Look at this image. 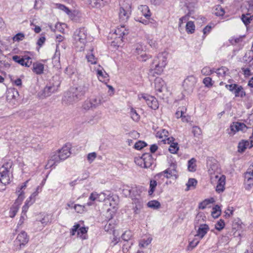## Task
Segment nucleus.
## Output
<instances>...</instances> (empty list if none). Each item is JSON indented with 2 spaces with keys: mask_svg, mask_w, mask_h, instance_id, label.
Wrapping results in <instances>:
<instances>
[{
  "mask_svg": "<svg viewBox=\"0 0 253 253\" xmlns=\"http://www.w3.org/2000/svg\"><path fill=\"white\" fill-rule=\"evenodd\" d=\"M120 198L118 195H112V212H115L119 208Z\"/></svg>",
  "mask_w": 253,
  "mask_h": 253,
  "instance_id": "27",
  "label": "nucleus"
},
{
  "mask_svg": "<svg viewBox=\"0 0 253 253\" xmlns=\"http://www.w3.org/2000/svg\"><path fill=\"white\" fill-rule=\"evenodd\" d=\"M146 145V143H145L144 141L140 140L135 143L134 147L135 149L140 150L145 147Z\"/></svg>",
  "mask_w": 253,
  "mask_h": 253,
  "instance_id": "57",
  "label": "nucleus"
},
{
  "mask_svg": "<svg viewBox=\"0 0 253 253\" xmlns=\"http://www.w3.org/2000/svg\"><path fill=\"white\" fill-rule=\"evenodd\" d=\"M12 60L22 66L30 67L32 64V59L28 55L18 56L14 55L12 56Z\"/></svg>",
  "mask_w": 253,
  "mask_h": 253,
  "instance_id": "14",
  "label": "nucleus"
},
{
  "mask_svg": "<svg viewBox=\"0 0 253 253\" xmlns=\"http://www.w3.org/2000/svg\"><path fill=\"white\" fill-rule=\"evenodd\" d=\"M209 229V227L207 224H201L199 227L195 237L197 236L199 237L200 239H202L207 233Z\"/></svg>",
  "mask_w": 253,
  "mask_h": 253,
  "instance_id": "20",
  "label": "nucleus"
},
{
  "mask_svg": "<svg viewBox=\"0 0 253 253\" xmlns=\"http://www.w3.org/2000/svg\"><path fill=\"white\" fill-rule=\"evenodd\" d=\"M106 0H86L87 3L92 7H98L100 6V1H105Z\"/></svg>",
  "mask_w": 253,
  "mask_h": 253,
  "instance_id": "50",
  "label": "nucleus"
},
{
  "mask_svg": "<svg viewBox=\"0 0 253 253\" xmlns=\"http://www.w3.org/2000/svg\"><path fill=\"white\" fill-rule=\"evenodd\" d=\"M123 187L122 183L120 181L116 182L113 184V190L116 192L120 191Z\"/></svg>",
  "mask_w": 253,
  "mask_h": 253,
  "instance_id": "61",
  "label": "nucleus"
},
{
  "mask_svg": "<svg viewBox=\"0 0 253 253\" xmlns=\"http://www.w3.org/2000/svg\"><path fill=\"white\" fill-rule=\"evenodd\" d=\"M169 152L172 154H175L179 150L177 143L172 142L169 148Z\"/></svg>",
  "mask_w": 253,
  "mask_h": 253,
  "instance_id": "53",
  "label": "nucleus"
},
{
  "mask_svg": "<svg viewBox=\"0 0 253 253\" xmlns=\"http://www.w3.org/2000/svg\"><path fill=\"white\" fill-rule=\"evenodd\" d=\"M145 38L147 41V42L148 44H149V45L152 47L155 48L157 46V43L156 41L154 40L151 36L150 35H146L145 36Z\"/></svg>",
  "mask_w": 253,
  "mask_h": 253,
  "instance_id": "39",
  "label": "nucleus"
},
{
  "mask_svg": "<svg viewBox=\"0 0 253 253\" xmlns=\"http://www.w3.org/2000/svg\"><path fill=\"white\" fill-rule=\"evenodd\" d=\"M166 54L165 53H159L153 60L150 65L149 74L153 76L160 75L164 71L167 65Z\"/></svg>",
  "mask_w": 253,
  "mask_h": 253,
  "instance_id": "1",
  "label": "nucleus"
},
{
  "mask_svg": "<svg viewBox=\"0 0 253 253\" xmlns=\"http://www.w3.org/2000/svg\"><path fill=\"white\" fill-rule=\"evenodd\" d=\"M29 238L25 231H21L14 241L15 249L19 250L23 248L28 242Z\"/></svg>",
  "mask_w": 253,
  "mask_h": 253,
  "instance_id": "9",
  "label": "nucleus"
},
{
  "mask_svg": "<svg viewBox=\"0 0 253 253\" xmlns=\"http://www.w3.org/2000/svg\"><path fill=\"white\" fill-rule=\"evenodd\" d=\"M101 104V100L99 97H93L87 99L83 105L82 108L85 111L93 110Z\"/></svg>",
  "mask_w": 253,
  "mask_h": 253,
  "instance_id": "10",
  "label": "nucleus"
},
{
  "mask_svg": "<svg viewBox=\"0 0 253 253\" xmlns=\"http://www.w3.org/2000/svg\"><path fill=\"white\" fill-rule=\"evenodd\" d=\"M228 71L229 70L227 68L224 66H222L216 70H214V73H216L217 76L219 78H223L226 76Z\"/></svg>",
  "mask_w": 253,
  "mask_h": 253,
  "instance_id": "29",
  "label": "nucleus"
},
{
  "mask_svg": "<svg viewBox=\"0 0 253 253\" xmlns=\"http://www.w3.org/2000/svg\"><path fill=\"white\" fill-rule=\"evenodd\" d=\"M132 236V233L130 231H125L122 235V239L124 241H129Z\"/></svg>",
  "mask_w": 253,
  "mask_h": 253,
  "instance_id": "51",
  "label": "nucleus"
},
{
  "mask_svg": "<svg viewBox=\"0 0 253 253\" xmlns=\"http://www.w3.org/2000/svg\"><path fill=\"white\" fill-rule=\"evenodd\" d=\"M127 33V31L124 25H121L120 28L116 29L112 34V39H115V41L112 42V46H119L123 42V36Z\"/></svg>",
  "mask_w": 253,
  "mask_h": 253,
  "instance_id": "7",
  "label": "nucleus"
},
{
  "mask_svg": "<svg viewBox=\"0 0 253 253\" xmlns=\"http://www.w3.org/2000/svg\"><path fill=\"white\" fill-rule=\"evenodd\" d=\"M98 68L97 69H94L96 76L98 80L107 84V82L109 80V76L104 71L103 68L100 65H98Z\"/></svg>",
  "mask_w": 253,
  "mask_h": 253,
  "instance_id": "15",
  "label": "nucleus"
},
{
  "mask_svg": "<svg viewBox=\"0 0 253 253\" xmlns=\"http://www.w3.org/2000/svg\"><path fill=\"white\" fill-rule=\"evenodd\" d=\"M61 160V158L60 157L59 153H55L52 155L50 157V159L48 160L47 164L46 167L47 168H51L54 166L55 168V166L57 165V164L60 163Z\"/></svg>",
  "mask_w": 253,
  "mask_h": 253,
  "instance_id": "19",
  "label": "nucleus"
},
{
  "mask_svg": "<svg viewBox=\"0 0 253 253\" xmlns=\"http://www.w3.org/2000/svg\"><path fill=\"white\" fill-rule=\"evenodd\" d=\"M196 160L193 158L188 161V170L190 172H195L196 170Z\"/></svg>",
  "mask_w": 253,
  "mask_h": 253,
  "instance_id": "31",
  "label": "nucleus"
},
{
  "mask_svg": "<svg viewBox=\"0 0 253 253\" xmlns=\"http://www.w3.org/2000/svg\"><path fill=\"white\" fill-rule=\"evenodd\" d=\"M203 83L206 86L210 87L212 86V79L210 77H206L204 79Z\"/></svg>",
  "mask_w": 253,
  "mask_h": 253,
  "instance_id": "59",
  "label": "nucleus"
},
{
  "mask_svg": "<svg viewBox=\"0 0 253 253\" xmlns=\"http://www.w3.org/2000/svg\"><path fill=\"white\" fill-rule=\"evenodd\" d=\"M70 149V145H65L58 151L61 160L64 161L70 156L71 154Z\"/></svg>",
  "mask_w": 253,
  "mask_h": 253,
  "instance_id": "21",
  "label": "nucleus"
},
{
  "mask_svg": "<svg viewBox=\"0 0 253 253\" xmlns=\"http://www.w3.org/2000/svg\"><path fill=\"white\" fill-rule=\"evenodd\" d=\"M197 83V79L194 76H188L183 81V87L188 93L193 92Z\"/></svg>",
  "mask_w": 253,
  "mask_h": 253,
  "instance_id": "13",
  "label": "nucleus"
},
{
  "mask_svg": "<svg viewBox=\"0 0 253 253\" xmlns=\"http://www.w3.org/2000/svg\"><path fill=\"white\" fill-rule=\"evenodd\" d=\"M138 10L140 11L141 14L147 19L151 17V14L148 6L146 5H141L138 6Z\"/></svg>",
  "mask_w": 253,
  "mask_h": 253,
  "instance_id": "25",
  "label": "nucleus"
},
{
  "mask_svg": "<svg viewBox=\"0 0 253 253\" xmlns=\"http://www.w3.org/2000/svg\"><path fill=\"white\" fill-rule=\"evenodd\" d=\"M105 195L104 193L98 194L97 192H94L90 194L89 200L91 201H102L104 199Z\"/></svg>",
  "mask_w": 253,
  "mask_h": 253,
  "instance_id": "28",
  "label": "nucleus"
},
{
  "mask_svg": "<svg viewBox=\"0 0 253 253\" xmlns=\"http://www.w3.org/2000/svg\"><path fill=\"white\" fill-rule=\"evenodd\" d=\"M214 202L213 198L207 199L201 202L199 205V208L201 210L206 209L209 205L212 203Z\"/></svg>",
  "mask_w": 253,
  "mask_h": 253,
  "instance_id": "35",
  "label": "nucleus"
},
{
  "mask_svg": "<svg viewBox=\"0 0 253 253\" xmlns=\"http://www.w3.org/2000/svg\"><path fill=\"white\" fill-rule=\"evenodd\" d=\"M249 141L247 140H242L238 144V151L241 153L244 152L247 148L249 147Z\"/></svg>",
  "mask_w": 253,
  "mask_h": 253,
  "instance_id": "32",
  "label": "nucleus"
},
{
  "mask_svg": "<svg viewBox=\"0 0 253 253\" xmlns=\"http://www.w3.org/2000/svg\"><path fill=\"white\" fill-rule=\"evenodd\" d=\"M195 30V26L192 21H188L186 25V31L188 34H193Z\"/></svg>",
  "mask_w": 253,
  "mask_h": 253,
  "instance_id": "37",
  "label": "nucleus"
},
{
  "mask_svg": "<svg viewBox=\"0 0 253 253\" xmlns=\"http://www.w3.org/2000/svg\"><path fill=\"white\" fill-rule=\"evenodd\" d=\"M77 102L71 92H67L62 99L63 103L67 105L72 104Z\"/></svg>",
  "mask_w": 253,
  "mask_h": 253,
  "instance_id": "22",
  "label": "nucleus"
},
{
  "mask_svg": "<svg viewBox=\"0 0 253 253\" xmlns=\"http://www.w3.org/2000/svg\"><path fill=\"white\" fill-rule=\"evenodd\" d=\"M56 8L64 11L65 12H66L68 14H69L71 12L69 9L63 4H60V3H56Z\"/></svg>",
  "mask_w": 253,
  "mask_h": 253,
  "instance_id": "63",
  "label": "nucleus"
},
{
  "mask_svg": "<svg viewBox=\"0 0 253 253\" xmlns=\"http://www.w3.org/2000/svg\"><path fill=\"white\" fill-rule=\"evenodd\" d=\"M147 206L149 208L154 210H157L160 208L161 204L157 200H152L148 202Z\"/></svg>",
  "mask_w": 253,
  "mask_h": 253,
  "instance_id": "41",
  "label": "nucleus"
},
{
  "mask_svg": "<svg viewBox=\"0 0 253 253\" xmlns=\"http://www.w3.org/2000/svg\"><path fill=\"white\" fill-rule=\"evenodd\" d=\"M143 154L141 157L136 158H135V163L138 166H140L142 168H144V162L143 160Z\"/></svg>",
  "mask_w": 253,
  "mask_h": 253,
  "instance_id": "60",
  "label": "nucleus"
},
{
  "mask_svg": "<svg viewBox=\"0 0 253 253\" xmlns=\"http://www.w3.org/2000/svg\"><path fill=\"white\" fill-rule=\"evenodd\" d=\"M73 44L79 51L84 50L86 43L87 31L84 28L77 29L73 35Z\"/></svg>",
  "mask_w": 253,
  "mask_h": 253,
  "instance_id": "2",
  "label": "nucleus"
},
{
  "mask_svg": "<svg viewBox=\"0 0 253 253\" xmlns=\"http://www.w3.org/2000/svg\"><path fill=\"white\" fill-rule=\"evenodd\" d=\"M134 53L138 56L137 58L140 61L145 62L147 59L151 58L150 55L147 54L145 52L146 49V46L142 43H137L135 45Z\"/></svg>",
  "mask_w": 253,
  "mask_h": 253,
  "instance_id": "11",
  "label": "nucleus"
},
{
  "mask_svg": "<svg viewBox=\"0 0 253 253\" xmlns=\"http://www.w3.org/2000/svg\"><path fill=\"white\" fill-rule=\"evenodd\" d=\"M130 115L132 119L135 122L138 121L140 119V116L133 108H131L130 109Z\"/></svg>",
  "mask_w": 253,
  "mask_h": 253,
  "instance_id": "47",
  "label": "nucleus"
},
{
  "mask_svg": "<svg viewBox=\"0 0 253 253\" xmlns=\"http://www.w3.org/2000/svg\"><path fill=\"white\" fill-rule=\"evenodd\" d=\"M19 95V92L16 89L10 88L8 90L6 94L7 100L11 102L13 104H15Z\"/></svg>",
  "mask_w": 253,
  "mask_h": 253,
  "instance_id": "16",
  "label": "nucleus"
},
{
  "mask_svg": "<svg viewBox=\"0 0 253 253\" xmlns=\"http://www.w3.org/2000/svg\"><path fill=\"white\" fill-rule=\"evenodd\" d=\"M53 215L51 214H46L40 220L41 222L44 225H46L48 223L52 222Z\"/></svg>",
  "mask_w": 253,
  "mask_h": 253,
  "instance_id": "33",
  "label": "nucleus"
},
{
  "mask_svg": "<svg viewBox=\"0 0 253 253\" xmlns=\"http://www.w3.org/2000/svg\"><path fill=\"white\" fill-rule=\"evenodd\" d=\"M157 185L156 180H151L150 182V189L148 191L149 195H152L154 191H155V188Z\"/></svg>",
  "mask_w": 253,
  "mask_h": 253,
  "instance_id": "52",
  "label": "nucleus"
},
{
  "mask_svg": "<svg viewBox=\"0 0 253 253\" xmlns=\"http://www.w3.org/2000/svg\"><path fill=\"white\" fill-rule=\"evenodd\" d=\"M58 46L56 47V51L55 52L54 55L52 57V62L57 64V63H59L60 62V52L59 50H58Z\"/></svg>",
  "mask_w": 253,
  "mask_h": 253,
  "instance_id": "49",
  "label": "nucleus"
},
{
  "mask_svg": "<svg viewBox=\"0 0 253 253\" xmlns=\"http://www.w3.org/2000/svg\"><path fill=\"white\" fill-rule=\"evenodd\" d=\"M59 85V84L55 85L50 83L44 88L42 91L43 95L44 97L49 96L52 93L57 90Z\"/></svg>",
  "mask_w": 253,
  "mask_h": 253,
  "instance_id": "18",
  "label": "nucleus"
},
{
  "mask_svg": "<svg viewBox=\"0 0 253 253\" xmlns=\"http://www.w3.org/2000/svg\"><path fill=\"white\" fill-rule=\"evenodd\" d=\"M197 184V181L195 178H189L188 182L186 183L187 188L186 191L189 190L191 188H195Z\"/></svg>",
  "mask_w": 253,
  "mask_h": 253,
  "instance_id": "40",
  "label": "nucleus"
},
{
  "mask_svg": "<svg viewBox=\"0 0 253 253\" xmlns=\"http://www.w3.org/2000/svg\"><path fill=\"white\" fill-rule=\"evenodd\" d=\"M74 209L77 212L80 213H82L84 211H87L85 205L76 204L74 206Z\"/></svg>",
  "mask_w": 253,
  "mask_h": 253,
  "instance_id": "48",
  "label": "nucleus"
},
{
  "mask_svg": "<svg viewBox=\"0 0 253 253\" xmlns=\"http://www.w3.org/2000/svg\"><path fill=\"white\" fill-rule=\"evenodd\" d=\"M87 229L86 228L82 227H79L78 230V236L81 238L82 239H85V234L87 233Z\"/></svg>",
  "mask_w": 253,
  "mask_h": 253,
  "instance_id": "45",
  "label": "nucleus"
},
{
  "mask_svg": "<svg viewBox=\"0 0 253 253\" xmlns=\"http://www.w3.org/2000/svg\"><path fill=\"white\" fill-rule=\"evenodd\" d=\"M213 178H215V179L217 180V184L218 185H222L224 187L225 184V177L224 175L219 176L218 175H215L214 176L211 175V179H213Z\"/></svg>",
  "mask_w": 253,
  "mask_h": 253,
  "instance_id": "38",
  "label": "nucleus"
},
{
  "mask_svg": "<svg viewBox=\"0 0 253 253\" xmlns=\"http://www.w3.org/2000/svg\"><path fill=\"white\" fill-rule=\"evenodd\" d=\"M214 73V69L209 67H204L201 70V73L205 76H210Z\"/></svg>",
  "mask_w": 253,
  "mask_h": 253,
  "instance_id": "44",
  "label": "nucleus"
},
{
  "mask_svg": "<svg viewBox=\"0 0 253 253\" xmlns=\"http://www.w3.org/2000/svg\"><path fill=\"white\" fill-rule=\"evenodd\" d=\"M225 227V222L223 220L220 219L215 224V228L218 231H221Z\"/></svg>",
  "mask_w": 253,
  "mask_h": 253,
  "instance_id": "55",
  "label": "nucleus"
},
{
  "mask_svg": "<svg viewBox=\"0 0 253 253\" xmlns=\"http://www.w3.org/2000/svg\"><path fill=\"white\" fill-rule=\"evenodd\" d=\"M120 8L118 12L120 21L126 22L131 13V3L130 0H121L119 2Z\"/></svg>",
  "mask_w": 253,
  "mask_h": 253,
  "instance_id": "3",
  "label": "nucleus"
},
{
  "mask_svg": "<svg viewBox=\"0 0 253 253\" xmlns=\"http://www.w3.org/2000/svg\"><path fill=\"white\" fill-rule=\"evenodd\" d=\"M93 49H92L90 52L86 55V58L88 62H90L91 64H96L97 63V58L95 57L94 55L92 53Z\"/></svg>",
  "mask_w": 253,
  "mask_h": 253,
  "instance_id": "36",
  "label": "nucleus"
},
{
  "mask_svg": "<svg viewBox=\"0 0 253 253\" xmlns=\"http://www.w3.org/2000/svg\"><path fill=\"white\" fill-rule=\"evenodd\" d=\"M152 238H148L146 240L142 239L139 242V246L141 247H145L151 243Z\"/></svg>",
  "mask_w": 253,
  "mask_h": 253,
  "instance_id": "58",
  "label": "nucleus"
},
{
  "mask_svg": "<svg viewBox=\"0 0 253 253\" xmlns=\"http://www.w3.org/2000/svg\"><path fill=\"white\" fill-rule=\"evenodd\" d=\"M213 13L217 16H222L224 14L225 11L223 8L218 5L216 6L213 10Z\"/></svg>",
  "mask_w": 253,
  "mask_h": 253,
  "instance_id": "42",
  "label": "nucleus"
},
{
  "mask_svg": "<svg viewBox=\"0 0 253 253\" xmlns=\"http://www.w3.org/2000/svg\"><path fill=\"white\" fill-rule=\"evenodd\" d=\"M138 98L141 100L143 99L147 103L149 107L156 110L159 107V103L157 99L153 96L146 94L138 95Z\"/></svg>",
  "mask_w": 253,
  "mask_h": 253,
  "instance_id": "12",
  "label": "nucleus"
},
{
  "mask_svg": "<svg viewBox=\"0 0 253 253\" xmlns=\"http://www.w3.org/2000/svg\"><path fill=\"white\" fill-rule=\"evenodd\" d=\"M221 214V210L220 207L218 205L215 206L212 208V211H211V215L214 218H216Z\"/></svg>",
  "mask_w": 253,
  "mask_h": 253,
  "instance_id": "43",
  "label": "nucleus"
},
{
  "mask_svg": "<svg viewBox=\"0 0 253 253\" xmlns=\"http://www.w3.org/2000/svg\"><path fill=\"white\" fill-rule=\"evenodd\" d=\"M245 179H247V182H250L253 180V169L251 170L249 169L246 172L245 175Z\"/></svg>",
  "mask_w": 253,
  "mask_h": 253,
  "instance_id": "56",
  "label": "nucleus"
},
{
  "mask_svg": "<svg viewBox=\"0 0 253 253\" xmlns=\"http://www.w3.org/2000/svg\"><path fill=\"white\" fill-rule=\"evenodd\" d=\"M44 65L40 62L34 63L33 64V71L37 75H41L43 73Z\"/></svg>",
  "mask_w": 253,
  "mask_h": 253,
  "instance_id": "26",
  "label": "nucleus"
},
{
  "mask_svg": "<svg viewBox=\"0 0 253 253\" xmlns=\"http://www.w3.org/2000/svg\"><path fill=\"white\" fill-rule=\"evenodd\" d=\"M155 92L157 95L163 98L165 95L168 92L165 81L161 78H157L154 81Z\"/></svg>",
  "mask_w": 253,
  "mask_h": 253,
  "instance_id": "8",
  "label": "nucleus"
},
{
  "mask_svg": "<svg viewBox=\"0 0 253 253\" xmlns=\"http://www.w3.org/2000/svg\"><path fill=\"white\" fill-rule=\"evenodd\" d=\"M25 37V35L23 33H19L17 34H16L13 37V40L15 42H19L21 41H22Z\"/></svg>",
  "mask_w": 253,
  "mask_h": 253,
  "instance_id": "62",
  "label": "nucleus"
},
{
  "mask_svg": "<svg viewBox=\"0 0 253 253\" xmlns=\"http://www.w3.org/2000/svg\"><path fill=\"white\" fill-rule=\"evenodd\" d=\"M252 19H253L252 16H250L249 14H248L247 15L243 14L242 16V20L243 23L246 25H247L249 23H250L251 21L252 20Z\"/></svg>",
  "mask_w": 253,
  "mask_h": 253,
  "instance_id": "54",
  "label": "nucleus"
},
{
  "mask_svg": "<svg viewBox=\"0 0 253 253\" xmlns=\"http://www.w3.org/2000/svg\"><path fill=\"white\" fill-rule=\"evenodd\" d=\"M12 166V162L9 161L5 163L0 168V183L4 185L10 182Z\"/></svg>",
  "mask_w": 253,
  "mask_h": 253,
  "instance_id": "5",
  "label": "nucleus"
},
{
  "mask_svg": "<svg viewBox=\"0 0 253 253\" xmlns=\"http://www.w3.org/2000/svg\"><path fill=\"white\" fill-rule=\"evenodd\" d=\"M84 88L79 86L76 88L75 90L72 92L74 97L77 101H78L85 94Z\"/></svg>",
  "mask_w": 253,
  "mask_h": 253,
  "instance_id": "24",
  "label": "nucleus"
},
{
  "mask_svg": "<svg viewBox=\"0 0 253 253\" xmlns=\"http://www.w3.org/2000/svg\"><path fill=\"white\" fill-rule=\"evenodd\" d=\"M132 201V204L135 205L134 207H136L139 208H143V200L142 197L139 198H134L131 199Z\"/></svg>",
  "mask_w": 253,
  "mask_h": 253,
  "instance_id": "34",
  "label": "nucleus"
},
{
  "mask_svg": "<svg viewBox=\"0 0 253 253\" xmlns=\"http://www.w3.org/2000/svg\"><path fill=\"white\" fill-rule=\"evenodd\" d=\"M143 159L144 162V168H150L154 162L152 155L149 153L144 154Z\"/></svg>",
  "mask_w": 253,
  "mask_h": 253,
  "instance_id": "23",
  "label": "nucleus"
},
{
  "mask_svg": "<svg viewBox=\"0 0 253 253\" xmlns=\"http://www.w3.org/2000/svg\"><path fill=\"white\" fill-rule=\"evenodd\" d=\"M122 191L126 197L130 198L131 199L141 197V194L142 192V187L135 185H124Z\"/></svg>",
  "mask_w": 253,
  "mask_h": 253,
  "instance_id": "6",
  "label": "nucleus"
},
{
  "mask_svg": "<svg viewBox=\"0 0 253 253\" xmlns=\"http://www.w3.org/2000/svg\"><path fill=\"white\" fill-rule=\"evenodd\" d=\"M235 97H244L246 96V92L241 85H237L233 91Z\"/></svg>",
  "mask_w": 253,
  "mask_h": 253,
  "instance_id": "30",
  "label": "nucleus"
},
{
  "mask_svg": "<svg viewBox=\"0 0 253 253\" xmlns=\"http://www.w3.org/2000/svg\"><path fill=\"white\" fill-rule=\"evenodd\" d=\"M34 203V200L29 201L27 200L25 202L24 205L22 207V214H26V212L29 209V207Z\"/></svg>",
  "mask_w": 253,
  "mask_h": 253,
  "instance_id": "46",
  "label": "nucleus"
},
{
  "mask_svg": "<svg viewBox=\"0 0 253 253\" xmlns=\"http://www.w3.org/2000/svg\"><path fill=\"white\" fill-rule=\"evenodd\" d=\"M97 154L95 152H92L88 154L87 159L89 163H91L96 158Z\"/></svg>",
  "mask_w": 253,
  "mask_h": 253,
  "instance_id": "64",
  "label": "nucleus"
},
{
  "mask_svg": "<svg viewBox=\"0 0 253 253\" xmlns=\"http://www.w3.org/2000/svg\"><path fill=\"white\" fill-rule=\"evenodd\" d=\"M176 173V166L175 165L173 164L170 166V168H169L164 171L157 174L154 177L156 180H158V178H161L165 174H169L170 176H172L175 175Z\"/></svg>",
  "mask_w": 253,
  "mask_h": 253,
  "instance_id": "17",
  "label": "nucleus"
},
{
  "mask_svg": "<svg viewBox=\"0 0 253 253\" xmlns=\"http://www.w3.org/2000/svg\"><path fill=\"white\" fill-rule=\"evenodd\" d=\"M28 181V180L25 181L20 187H18L16 190L18 197L16 202L12 205L9 211V216L11 218H13L16 215L19 210V205L24 199L23 189L26 187Z\"/></svg>",
  "mask_w": 253,
  "mask_h": 253,
  "instance_id": "4",
  "label": "nucleus"
}]
</instances>
